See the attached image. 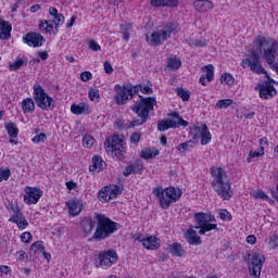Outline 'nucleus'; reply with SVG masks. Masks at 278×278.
I'll list each match as a JSON object with an SVG mask.
<instances>
[{
  "instance_id": "f257e3e1",
  "label": "nucleus",
  "mask_w": 278,
  "mask_h": 278,
  "mask_svg": "<svg viewBox=\"0 0 278 278\" xmlns=\"http://www.w3.org/2000/svg\"><path fill=\"white\" fill-rule=\"evenodd\" d=\"M211 175L213 177L212 188L213 190L224 199V201H229L233 197V191L231 190V181L227 179V170L219 166L211 167Z\"/></svg>"
},
{
  "instance_id": "f03ea898",
  "label": "nucleus",
  "mask_w": 278,
  "mask_h": 278,
  "mask_svg": "<svg viewBox=\"0 0 278 278\" xmlns=\"http://www.w3.org/2000/svg\"><path fill=\"white\" fill-rule=\"evenodd\" d=\"M94 218L97 220V225L91 240H94L96 242L106 240V238H110L112 233L118 231V227H121L118 223L110 219V217L103 214L96 213Z\"/></svg>"
},
{
  "instance_id": "7ed1b4c3",
  "label": "nucleus",
  "mask_w": 278,
  "mask_h": 278,
  "mask_svg": "<svg viewBox=\"0 0 278 278\" xmlns=\"http://www.w3.org/2000/svg\"><path fill=\"white\" fill-rule=\"evenodd\" d=\"M157 104V100L155 98H142L137 101L132 106L131 110L135 112L136 115L139 116L140 119L132 121L130 123V127H138L140 125H144L149 121V114L153 111V108Z\"/></svg>"
},
{
  "instance_id": "20e7f679",
  "label": "nucleus",
  "mask_w": 278,
  "mask_h": 278,
  "mask_svg": "<svg viewBox=\"0 0 278 278\" xmlns=\"http://www.w3.org/2000/svg\"><path fill=\"white\" fill-rule=\"evenodd\" d=\"M254 45L257 46L261 55H263V60L271 67L275 64V60L278 58V41L267 39L264 36H257L254 40Z\"/></svg>"
},
{
  "instance_id": "39448f33",
  "label": "nucleus",
  "mask_w": 278,
  "mask_h": 278,
  "mask_svg": "<svg viewBox=\"0 0 278 278\" xmlns=\"http://www.w3.org/2000/svg\"><path fill=\"white\" fill-rule=\"evenodd\" d=\"M153 194L156 197L162 210H168L173 203H177L181 199L184 192L175 187L164 188L157 186L153 189Z\"/></svg>"
},
{
  "instance_id": "423d86ee",
  "label": "nucleus",
  "mask_w": 278,
  "mask_h": 278,
  "mask_svg": "<svg viewBox=\"0 0 278 278\" xmlns=\"http://www.w3.org/2000/svg\"><path fill=\"white\" fill-rule=\"evenodd\" d=\"M175 31H177V25L175 23H167L163 28L147 34L146 40L150 47H162V45H164V42H166Z\"/></svg>"
},
{
  "instance_id": "0eeeda50",
  "label": "nucleus",
  "mask_w": 278,
  "mask_h": 278,
  "mask_svg": "<svg viewBox=\"0 0 278 278\" xmlns=\"http://www.w3.org/2000/svg\"><path fill=\"white\" fill-rule=\"evenodd\" d=\"M241 66L242 68H250V71L256 73V75H265L269 84H275V80L270 78V75H268V72L262 66V62H260V52L252 50L250 52V58L242 60Z\"/></svg>"
},
{
  "instance_id": "6e6552de",
  "label": "nucleus",
  "mask_w": 278,
  "mask_h": 278,
  "mask_svg": "<svg viewBox=\"0 0 278 278\" xmlns=\"http://www.w3.org/2000/svg\"><path fill=\"white\" fill-rule=\"evenodd\" d=\"M197 226H194V229H200L199 235L205 236L207 231H214V229H218L216 223V217L212 214H205V213H195L194 214Z\"/></svg>"
},
{
  "instance_id": "1a4fd4ad",
  "label": "nucleus",
  "mask_w": 278,
  "mask_h": 278,
  "mask_svg": "<svg viewBox=\"0 0 278 278\" xmlns=\"http://www.w3.org/2000/svg\"><path fill=\"white\" fill-rule=\"evenodd\" d=\"M106 153H112L115 160H123L125 155V141L118 135H114L111 139L104 141Z\"/></svg>"
},
{
  "instance_id": "9d476101",
  "label": "nucleus",
  "mask_w": 278,
  "mask_h": 278,
  "mask_svg": "<svg viewBox=\"0 0 278 278\" xmlns=\"http://www.w3.org/2000/svg\"><path fill=\"white\" fill-rule=\"evenodd\" d=\"M33 97L36 105H38L40 110L49 111L55 108V105L53 104L54 103L53 98L49 97V94L45 92V88H42L38 84L34 85Z\"/></svg>"
},
{
  "instance_id": "9b49d317",
  "label": "nucleus",
  "mask_w": 278,
  "mask_h": 278,
  "mask_svg": "<svg viewBox=\"0 0 278 278\" xmlns=\"http://www.w3.org/2000/svg\"><path fill=\"white\" fill-rule=\"evenodd\" d=\"M266 257L262 253H254L250 258L249 273L253 278H260L262 276V268L264 267Z\"/></svg>"
},
{
  "instance_id": "f8f14e48",
  "label": "nucleus",
  "mask_w": 278,
  "mask_h": 278,
  "mask_svg": "<svg viewBox=\"0 0 278 278\" xmlns=\"http://www.w3.org/2000/svg\"><path fill=\"white\" fill-rule=\"evenodd\" d=\"M115 92L114 101L117 105H125L130 99H134L131 96V88L127 87V85H116Z\"/></svg>"
},
{
  "instance_id": "ddd939ff",
  "label": "nucleus",
  "mask_w": 278,
  "mask_h": 278,
  "mask_svg": "<svg viewBox=\"0 0 278 278\" xmlns=\"http://www.w3.org/2000/svg\"><path fill=\"white\" fill-rule=\"evenodd\" d=\"M24 192V203H26V205H36L42 198V190H40V188L27 186L25 187Z\"/></svg>"
},
{
  "instance_id": "4468645a",
  "label": "nucleus",
  "mask_w": 278,
  "mask_h": 278,
  "mask_svg": "<svg viewBox=\"0 0 278 278\" xmlns=\"http://www.w3.org/2000/svg\"><path fill=\"white\" fill-rule=\"evenodd\" d=\"M98 260L100 262V266H105V268H110L118 262V254L115 250L103 251L99 253Z\"/></svg>"
},
{
  "instance_id": "2eb2a0df",
  "label": "nucleus",
  "mask_w": 278,
  "mask_h": 278,
  "mask_svg": "<svg viewBox=\"0 0 278 278\" xmlns=\"http://www.w3.org/2000/svg\"><path fill=\"white\" fill-rule=\"evenodd\" d=\"M193 140H199L200 138L202 146L210 144V142H212V134L210 132V129L205 124L195 126L193 129Z\"/></svg>"
},
{
  "instance_id": "dca6fc26",
  "label": "nucleus",
  "mask_w": 278,
  "mask_h": 278,
  "mask_svg": "<svg viewBox=\"0 0 278 278\" xmlns=\"http://www.w3.org/2000/svg\"><path fill=\"white\" fill-rule=\"evenodd\" d=\"M23 42L28 47H33L34 49H37L38 47H42V45H45L47 40L42 35H40V33L30 31L23 37Z\"/></svg>"
},
{
  "instance_id": "f3484780",
  "label": "nucleus",
  "mask_w": 278,
  "mask_h": 278,
  "mask_svg": "<svg viewBox=\"0 0 278 278\" xmlns=\"http://www.w3.org/2000/svg\"><path fill=\"white\" fill-rule=\"evenodd\" d=\"M144 170V163L141 160H137L134 163H128L123 170L124 177H129V175H142Z\"/></svg>"
},
{
  "instance_id": "a211bd4d",
  "label": "nucleus",
  "mask_w": 278,
  "mask_h": 278,
  "mask_svg": "<svg viewBox=\"0 0 278 278\" xmlns=\"http://www.w3.org/2000/svg\"><path fill=\"white\" fill-rule=\"evenodd\" d=\"M258 94L261 99H273L277 94V89H275V86L270 84H265L260 86L258 88Z\"/></svg>"
},
{
  "instance_id": "6ab92c4d",
  "label": "nucleus",
  "mask_w": 278,
  "mask_h": 278,
  "mask_svg": "<svg viewBox=\"0 0 278 278\" xmlns=\"http://www.w3.org/2000/svg\"><path fill=\"white\" fill-rule=\"evenodd\" d=\"M80 227L86 236L92 235L94 228L97 227V222L92 217H85L80 222Z\"/></svg>"
},
{
  "instance_id": "aec40b11",
  "label": "nucleus",
  "mask_w": 278,
  "mask_h": 278,
  "mask_svg": "<svg viewBox=\"0 0 278 278\" xmlns=\"http://www.w3.org/2000/svg\"><path fill=\"white\" fill-rule=\"evenodd\" d=\"M167 121H169V125L173 129H177V127H188V122L181 118L177 112L169 114V118Z\"/></svg>"
},
{
  "instance_id": "412c9836",
  "label": "nucleus",
  "mask_w": 278,
  "mask_h": 278,
  "mask_svg": "<svg viewBox=\"0 0 278 278\" xmlns=\"http://www.w3.org/2000/svg\"><path fill=\"white\" fill-rule=\"evenodd\" d=\"M193 8L195 12L205 13L214 10V3L210 0H197L193 2Z\"/></svg>"
},
{
  "instance_id": "4be33fe9",
  "label": "nucleus",
  "mask_w": 278,
  "mask_h": 278,
  "mask_svg": "<svg viewBox=\"0 0 278 278\" xmlns=\"http://www.w3.org/2000/svg\"><path fill=\"white\" fill-rule=\"evenodd\" d=\"M71 112L76 116H88L90 114V105L86 103L72 104Z\"/></svg>"
},
{
  "instance_id": "5701e85b",
  "label": "nucleus",
  "mask_w": 278,
  "mask_h": 278,
  "mask_svg": "<svg viewBox=\"0 0 278 278\" xmlns=\"http://www.w3.org/2000/svg\"><path fill=\"white\" fill-rule=\"evenodd\" d=\"M12 24L7 21H0V40H10L12 38Z\"/></svg>"
},
{
  "instance_id": "b1692460",
  "label": "nucleus",
  "mask_w": 278,
  "mask_h": 278,
  "mask_svg": "<svg viewBox=\"0 0 278 278\" xmlns=\"http://www.w3.org/2000/svg\"><path fill=\"white\" fill-rule=\"evenodd\" d=\"M142 243V247L150 251H155V249H160V241H157L156 237L150 236L143 239H139Z\"/></svg>"
},
{
  "instance_id": "393cba45",
  "label": "nucleus",
  "mask_w": 278,
  "mask_h": 278,
  "mask_svg": "<svg viewBox=\"0 0 278 278\" xmlns=\"http://www.w3.org/2000/svg\"><path fill=\"white\" fill-rule=\"evenodd\" d=\"M152 8H177L179 0H150Z\"/></svg>"
},
{
  "instance_id": "a878e982",
  "label": "nucleus",
  "mask_w": 278,
  "mask_h": 278,
  "mask_svg": "<svg viewBox=\"0 0 278 278\" xmlns=\"http://www.w3.org/2000/svg\"><path fill=\"white\" fill-rule=\"evenodd\" d=\"M185 238L189 244H193L195 247L201 244V237L197 235V230H194L192 227L188 228L187 232L185 233Z\"/></svg>"
},
{
  "instance_id": "bb28decb",
  "label": "nucleus",
  "mask_w": 278,
  "mask_h": 278,
  "mask_svg": "<svg viewBox=\"0 0 278 278\" xmlns=\"http://www.w3.org/2000/svg\"><path fill=\"white\" fill-rule=\"evenodd\" d=\"M105 168V161L99 155L92 157V165L89 166L90 173H101Z\"/></svg>"
},
{
  "instance_id": "cd10ccee",
  "label": "nucleus",
  "mask_w": 278,
  "mask_h": 278,
  "mask_svg": "<svg viewBox=\"0 0 278 278\" xmlns=\"http://www.w3.org/2000/svg\"><path fill=\"white\" fill-rule=\"evenodd\" d=\"M70 216H79L81 214V206H79V201L70 200L67 202Z\"/></svg>"
},
{
  "instance_id": "c85d7f7f",
  "label": "nucleus",
  "mask_w": 278,
  "mask_h": 278,
  "mask_svg": "<svg viewBox=\"0 0 278 278\" xmlns=\"http://www.w3.org/2000/svg\"><path fill=\"white\" fill-rule=\"evenodd\" d=\"M22 110L24 114H31L36 110V104L31 98H26L22 101Z\"/></svg>"
},
{
  "instance_id": "c756f323",
  "label": "nucleus",
  "mask_w": 278,
  "mask_h": 278,
  "mask_svg": "<svg viewBox=\"0 0 278 278\" xmlns=\"http://www.w3.org/2000/svg\"><path fill=\"white\" fill-rule=\"evenodd\" d=\"M169 253L176 257H184L186 251L181 247V243H173L169 245Z\"/></svg>"
},
{
  "instance_id": "7c9ffc66",
  "label": "nucleus",
  "mask_w": 278,
  "mask_h": 278,
  "mask_svg": "<svg viewBox=\"0 0 278 278\" xmlns=\"http://www.w3.org/2000/svg\"><path fill=\"white\" fill-rule=\"evenodd\" d=\"M160 155V150L157 149H146L140 152V157L143 160H153V157H157Z\"/></svg>"
},
{
  "instance_id": "2f4dec72",
  "label": "nucleus",
  "mask_w": 278,
  "mask_h": 278,
  "mask_svg": "<svg viewBox=\"0 0 278 278\" xmlns=\"http://www.w3.org/2000/svg\"><path fill=\"white\" fill-rule=\"evenodd\" d=\"M121 34L124 38V40H129L130 35L129 31H131V29H134V26L130 23L124 22L121 24Z\"/></svg>"
},
{
  "instance_id": "473e14b6",
  "label": "nucleus",
  "mask_w": 278,
  "mask_h": 278,
  "mask_svg": "<svg viewBox=\"0 0 278 278\" xmlns=\"http://www.w3.org/2000/svg\"><path fill=\"white\" fill-rule=\"evenodd\" d=\"M11 210L13 212V216L9 218V223H18V219L23 218V212H21V207L12 205Z\"/></svg>"
},
{
  "instance_id": "72a5a7b5",
  "label": "nucleus",
  "mask_w": 278,
  "mask_h": 278,
  "mask_svg": "<svg viewBox=\"0 0 278 278\" xmlns=\"http://www.w3.org/2000/svg\"><path fill=\"white\" fill-rule=\"evenodd\" d=\"M167 66L172 71H179V68H181V60L177 56H173L168 59Z\"/></svg>"
},
{
  "instance_id": "f704fd0d",
  "label": "nucleus",
  "mask_w": 278,
  "mask_h": 278,
  "mask_svg": "<svg viewBox=\"0 0 278 278\" xmlns=\"http://www.w3.org/2000/svg\"><path fill=\"white\" fill-rule=\"evenodd\" d=\"M5 130L10 138H17L18 137V127H16V124L9 123L5 124Z\"/></svg>"
},
{
  "instance_id": "c9c22d12",
  "label": "nucleus",
  "mask_w": 278,
  "mask_h": 278,
  "mask_svg": "<svg viewBox=\"0 0 278 278\" xmlns=\"http://www.w3.org/2000/svg\"><path fill=\"white\" fill-rule=\"evenodd\" d=\"M230 105H233V100L231 99H224V100H218L215 108L217 110H227Z\"/></svg>"
},
{
  "instance_id": "e433bc0d",
  "label": "nucleus",
  "mask_w": 278,
  "mask_h": 278,
  "mask_svg": "<svg viewBox=\"0 0 278 278\" xmlns=\"http://www.w3.org/2000/svg\"><path fill=\"white\" fill-rule=\"evenodd\" d=\"M194 142L192 140L186 141L184 143H179L176 149L177 151H179L180 153H186V151H188L189 149H193L194 148Z\"/></svg>"
},
{
  "instance_id": "4c0bfd02",
  "label": "nucleus",
  "mask_w": 278,
  "mask_h": 278,
  "mask_svg": "<svg viewBox=\"0 0 278 278\" xmlns=\"http://www.w3.org/2000/svg\"><path fill=\"white\" fill-rule=\"evenodd\" d=\"M175 92L182 101H190V91L178 87L176 88Z\"/></svg>"
},
{
  "instance_id": "58836bf2",
  "label": "nucleus",
  "mask_w": 278,
  "mask_h": 278,
  "mask_svg": "<svg viewBox=\"0 0 278 278\" xmlns=\"http://www.w3.org/2000/svg\"><path fill=\"white\" fill-rule=\"evenodd\" d=\"M98 199L100 201H112V198H110V187L101 189L98 193Z\"/></svg>"
},
{
  "instance_id": "ea45409f",
  "label": "nucleus",
  "mask_w": 278,
  "mask_h": 278,
  "mask_svg": "<svg viewBox=\"0 0 278 278\" xmlns=\"http://www.w3.org/2000/svg\"><path fill=\"white\" fill-rule=\"evenodd\" d=\"M29 251H33V253H45V245L42 243V241H37V242H34L30 248H29Z\"/></svg>"
},
{
  "instance_id": "a19ab883",
  "label": "nucleus",
  "mask_w": 278,
  "mask_h": 278,
  "mask_svg": "<svg viewBox=\"0 0 278 278\" xmlns=\"http://www.w3.org/2000/svg\"><path fill=\"white\" fill-rule=\"evenodd\" d=\"M39 29H45L46 34H51L53 31V24H51V21L42 20L40 21Z\"/></svg>"
},
{
  "instance_id": "79ce46f5",
  "label": "nucleus",
  "mask_w": 278,
  "mask_h": 278,
  "mask_svg": "<svg viewBox=\"0 0 278 278\" xmlns=\"http://www.w3.org/2000/svg\"><path fill=\"white\" fill-rule=\"evenodd\" d=\"M252 197L254 199H262L263 201H269L270 203H275V201H273L268 194H266V192L262 191V190H257V191H254L252 193Z\"/></svg>"
},
{
  "instance_id": "37998d69",
  "label": "nucleus",
  "mask_w": 278,
  "mask_h": 278,
  "mask_svg": "<svg viewBox=\"0 0 278 278\" xmlns=\"http://www.w3.org/2000/svg\"><path fill=\"white\" fill-rule=\"evenodd\" d=\"M52 23H54V29L55 31H58V29L60 28V25H64V15L56 13V15H52Z\"/></svg>"
},
{
  "instance_id": "c03bdc74",
  "label": "nucleus",
  "mask_w": 278,
  "mask_h": 278,
  "mask_svg": "<svg viewBox=\"0 0 278 278\" xmlns=\"http://www.w3.org/2000/svg\"><path fill=\"white\" fill-rule=\"evenodd\" d=\"M25 64L27 63L23 59H17L15 62L9 64V71H20Z\"/></svg>"
},
{
  "instance_id": "a18cd8bd",
  "label": "nucleus",
  "mask_w": 278,
  "mask_h": 278,
  "mask_svg": "<svg viewBox=\"0 0 278 278\" xmlns=\"http://www.w3.org/2000/svg\"><path fill=\"white\" fill-rule=\"evenodd\" d=\"M94 142L96 140L90 135H86L83 138V147L86 149H92V147H94Z\"/></svg>"
},
{
  "instance_id": "49530a36",
  "label": "nucleus",
  "mask_w": 278,
  "mask_h": 278,
  "mask_svg": "<svg viewBox=\"0 0 278 278\" xmlns=\"http://www.w3.org/2000/svg\"><path fill=\"white\" fill-rule=\"evenodd\" d=\"M206 72V80L208 83L214 81V65L208 64L203 67Z\"/></svg>"
},
{
  "instance_id": "de8ad7c7",
  "label": "nucleus",
  "mask_w": 278,
  "mask_h": 278,
  "mask_svg": "<svg viewBox=\"0 0 278 278\" xmlns=\"http://www.w3.org/2000/svg\"><path fill=\"white\" fill-rule=\"evenodd\" d=\"M110 199H116L121 194V187L118 185H113L109 187Z\"/></svg>"
},
{
  "instance_id": "09e8293b",
  "label": "nucleus",
  "mask_w": 278,
  "mask_h": 278,
  "mask_svg": "<svg viewBox=\"0 0 278 278\" xmlns=\"http://www.w3.org/2000/svg\"><path fill=\"white\" fill-rule=\"evenodd\" d=\"M168 129H173V126H170V122L168 119H163L157 124L159 131H166Z\"/></svg>"
},
{
  "instance_id": "8fccbe9b",
  "label": "nucleus",
  "mask_w": 278,
  "mask_h": 278,
  "mask_svg": "<svg viewBox=\"0 0 278 278\" xmlns=\"http://www.w3.org/2000/svg\"><path fill=\"white\" fill-rule=\"evenodd\" d=\"M262 155H264V147H261L258 151L251 150L249 153L248 162H251L253 157H262Z\"/></svg>"
},
{
  "instance_id": "3c124183",
  "label": "nucleus",
  "mask_w": 278,
  "mask_h": 278,
  "mask_svg": "<svg viewBox=\"0 0 278 278\" xmlns=\"http://www.w3.org/2000/svg\"><path fill=\"white\" fill-rule=\"evenodd\" d=\"M31 142H34V144H40V142H47V135L41 132L39 135H36L33 139Z\"/></svg>"
},
{
  "instance_id": "603ef678",
  "label": "nucleus",
  "mask_w": 278,
  "mask_h": 278,
  "mask_svg": "<svg viewBox=\"0 0 278 278\" xmlns=\"http://www.w3.org/2000/svg\"><path fill=\"white\" fill-rule=\"evenodd\" d=\"M12 175V172H10V168L0 169V184L1 181H8Z\"/></svg>"
},
{
  "instance_id": "864d4df0",
  "label": "nucleus",
  "mask_w": 278,
  "mask_h": 278,
  "mask_svg": "<svg viewBox=\"0 0 278 278\" xmlns=\"http://www.w3.org/2000/svg\"><path fill=\"white\" fill-rule=\"evenodd\" d=\"M15 225H17L18 229H27L29 226V223H27V219H25V216H22L17 222H13Z\"/></svg>"
},
{
  "instance_id": "5fc2aeb1",
  "label": "nucleus",
  "mask_w": 278,
  "mask_h": 278,
  "mask_svg": "<svg viewBox=\"0 0 278 278\" xmlns=\"http://www.w3.org/2000/svg\"><path fill=\"white\" fill-rule=\"evenodd\" d=\"M267 244L270 249H277L278 248V237H277V235H271L268 239Z\"/></svg>"
},
{
  "instance_id": "6e6d98bb",
  "label": "nucleus",
  "mask_w": 278,
  "mask_h": 278,
  "mask_svg": "<svg viewBox=\"0 0 278 278\" xmlns=\"http://www.w3.org/2000/svg\"><path fill=\"white\" fill-rule=\"evenodd\" d=\"M222 81H225V84H227V86H233V76L231 74H224L222 75Z\"/></svg>"
},
{
  "instance_id": "4d7b16f0",
  "label": "nucleus",
  "mask_w": 278,
  "mask_h": 278,
  "mask_svg": "<svg viewBox=\"0 0 278 278\" xmlns=\"http://www.w3.org/2000/svg\"><path fill=\"white\" fill-rule=\"evenodd\" d=\"M142 138V134L136 131L130 135V142L131 144H138Z\"/></svg>"
},
{
  "instance_id": "13d9d810",
  "label": "nucleus",
  "mask_w": 278,
  "mask_h": 278,
  "mask_svg": "<svg viewBox=\"0 0 278 278\" xmlns=\"http://www.w3.org/2000/svg\"><path fill=\"white\" fill-rule=\"evenodd\" d=\"M126 86L131 88L130 89L131 90V92H130L131 97H134V94H138L139 92H142V86L141 85L132 86V85L128 84Z\"/></svg>"
},
{
  "instance_id": "bf43d9fd",
  "label": "nucleus",
  "mask_w": 278,
  "mask_h": 278,
  "mask_svg": "<svg viewBox=\"0 0 278 278\" xmlns=\"http://www.w3.org/2000/svg\"><path fill=\"white\" fill-rule=\"evenodd\" d=\"M89 99L91 101H99V99H100L99 89H90L89 90Z\"/></svg>"
},
{
  "instance_id": "052dcab7",
  "label": "nucleus",
  "mask_w": 278,
  "mask_h": 278,
  "mask_svg": "<svg viewBox=\"0 0 278 278\" xmlns=\"http://www.w3.org/2000/svg\"><path fill=\"white\" fill-rule=\"evenodd\" d=\"M219 218L220 220H231V213L227 210H222L219 212Z\"/></svg>"
},
{
  "instance_id": "680f3d73",
  "label": "nucleus",
  "mask_w": 278,
  "mask_h": 278,
  "mask_svg": "<svg viewBox=\"0 0 278 278\" xmlns=\"http://www.w3.org/2000/svg\"><path fill=\"white\" fill-rule=\"evenodd\" d=\"M31 232H23L21 235V240L22 242H24L25 244H29V242H31Z\"/></svg>"
},
{
  "instance_id": "e2e57ef3",
  "label": "nucleus",
  "mask_w": 278,
  "mask_h": 278,
  "mask_svg": "<svg viewBox=\"0 0 278 278\" xmlns=\"http://www.w3.org/2000/svg\"><path fill=\"white\" fill-rule=\"evenodd\" d=\"M17 255V260H20V262H25V260H29V255H27V252L20 250L16 252Z\"/></svg>"
},
{
  "instance_id": "0e129e2a",
  "label": "nucleus",
  "mask_w": 278,
  "mask_h": 278,
  "mask_svg": "<svg viewBox=\"0 0 278 278\" xmlns=\"http://www.w3.org/2000/svg\"><path fill=\"white\" fill-rule=\"evenodd\" d=\"M80 79H81V81H90V79H92V73H90V72H83L80 74Z\"/></svg>"
},
{
  "instance_id": "69168bd1",
  "label": "nucleus",
  "mask_w": 278,
  "mask_h": 278,
  "mask_svg": "<svg viewBox=\"0 0 278 278\" xmlns=\"http://www.w3.org/2000/svg\"><path fill=\"white\" fill-rule=\"evenodd\" d=\"M89 49H91V51H101V46H99V43H97V41L90 40Z\"/></svg>"
},
{
  "instance_id": "338daca9",
  "label": "nucleus",
  "mask_w": 278,
  "mask_h": 278,
  "mask_svg": "<svg viewBox=\"0 0 278 278\" xmlns=\"http://www.w3.org/2000/svg\"><path fill=\"white\" fill-rule=\"evenodd\" d=\"M104 71L108 75H112V73H114V68L112 67V64L109 61L104 62Z\"/></svg>"
},
{
  "instance_id": "774afa93",
  "label": "nucleus",
  "mask_w": 278,
  "mask_h": 278,
  "mask_svg": "<svg viewBox=\"0 0 278 278\" xmlns=\"http://www.w3.org/2000/svg\"><path fill=\"white\" fill-rule=\"evenodd\" d=\"M192 46L193 47H199V48L207 47V41H205V40H194V41H192Z\"/></svg>"
}]
</instances>
